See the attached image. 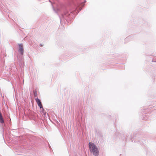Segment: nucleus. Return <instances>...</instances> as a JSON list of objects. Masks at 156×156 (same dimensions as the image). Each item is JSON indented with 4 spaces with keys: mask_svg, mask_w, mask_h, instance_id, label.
Here are the masks:
<instances>
[{
    "mask_svg": "<svg viewBox=\"0 0 156 156\" xmlns=\"http://www.w3.org/2000/svg\"><path fill=\"white\" fill-rule=\"evenodd\" d=\"M89 147L90 152L95 156H98L99 154V151L96 146L93 143L90 142L89 144Z\"/></svg>",
    "mask_w": 156,
    "mask_h": 156,
    "instance_id": "1",
    "label": "nucleus"
},
{
    "mask_svg": "<svg viewBox=\"0 0 156 156\" xmlns=\"http://www.w3.org/2000/svg\"><path fill=\"white\" fill-rule=\"evenodd\" d=\"M35 100L38 106L43 111L44 110L41 100L38 98H35Z\"/></svg>",
    "mask_w": 156,
    "mask_h": 156,
    "instance_id": "2",
    "label": "nucleus"
},
{
    "mask_svg": "<svg viewBox=\"0 0 156 156\" xmlns=\"http://www.w3.org/2000/svg\"><path fill=\"white\" fill-rule=\"evenodd\" d=\"M19 51L22 55H23V45L22 44H19Z\"/></svg>",
    "mask_w": 156,
    "mask_h": 156,
    "instance_id": "3",
    "label": "nucleus"
},
{
    "mask_svg": "<svg viewBox=\"0 0 156 156\" xmlns=\"http://www.w3.org/2000/svg\"><path fill=\"white\" fill-rule=\"evenodd\" d=\"M0 122L1 123H3L4 122V120L2 115V113L0 112Z\"/></svg>",
    "mask_w": 156,
    "mask_h": 156,
    "instance_id": "4",
    "label": "nucleus"
},
{
    "mask_svg": "<svg viewBox=\"0 0 156 156\" xmlns=\"http://www.w3.org/2000/svg\"><path fill=\"white\" fill-rule=\"evenodd\" d=\"M37 92H36V93L34 92V96L37 97Z\"/></svg>",
    "mask_w": 156,
    "mask_h": 156,
    "instance_id": "5",
    "label": "nucleus"
},
{
    "mask_svg": "<svg viewBox=\"0 0 156 156\" xmlns=\"http://www.w3.org/2000/svg\"><path fill=\"white\" fill-rule=\"evenodd\" d=\"M43 113H44V115H45V112H43Z\"/></svg>",
    "mask_w": 156,
    "mask_h": 156,
    "instance_id": "6",
    "label": "nucleus"
}]
</instances>
